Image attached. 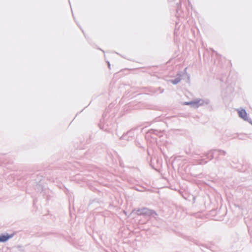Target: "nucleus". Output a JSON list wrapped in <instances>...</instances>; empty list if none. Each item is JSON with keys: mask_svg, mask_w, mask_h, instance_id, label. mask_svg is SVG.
<instances>
[{"mask_svg": "<svg viewBox=\"0 0 252 252\" xmlns=\"http://www.w3.org/2000/svg\"><path fill=\"white\" fill-rule=\"evenodd\" d=\"M239 116L245 120L247 119V114L245 110L242 109L238 111Z\"/></svg>", "mask_w": 252, "mask_h": 252, "instance_id": "7ed1b4c3", "label": "nucleus"}, {"mask_svg": "<svg viewBox=\"0 0 252 252\" xmlns=\"http://www.w3.org/2000/svg\"><path fill=\"white\" fill-rule=\"evenodd\" d=\"M191 103H187V104H191Z\"/></svg>", "mask_w": 252, "mask_h": 252, "instance_id": "20e7f679", "label": "nucleus"}, {"mask_svg": "<svg viewBox=\"0 0 252 252\" xmlns=\"http://www.w3.org/2000/svg\"><path fill=\"white\" fill-rule=\"evenodd\" d=\"M14 234L0 233V242L4 243L13 238Z\"/></svg>", "mask_w": 252, "mask_h": 252, "instance_id": "f03ea898", "label": "nucleus"}, {"mask_svg": "<svg viewBox=\"0 0 252 252\" xmlns=\"http://www.w3.org/2000/svg\"><path fill=\"white\" fill-rule=\"evenodd\" d=\"M134 212H135V213L138 215L152 217L155 219H156L158 215L155 211L145 208L139 209L136 210H134L132 211V213Z\"/></svg>", "mask_w": 252, "mask_h": 252, "instance_id": "f257e3e1", "label": "nucleus"}]
</instances>
